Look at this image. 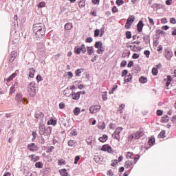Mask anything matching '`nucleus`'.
<instances>
[{
    "label": "nucleus",
    "mask_w": 176,
    "mask_h": 176,
    "mask_svg": "<svg viewBox=\"0 0 176 176\" xmlns=\"http://www.w3.org/2000/svg\"><path fill=\"white\" fill-rule=\"evenodd\" d=\"M34 36L37 38H42L45 35V29L41 24H36L33 28Z\"/></svg>",
    "instance_id": "1"
},
{
    "label": "nucleus",
    "mask_w": 176,
    "mask_h": 176,
    "mask_svg": "<svg viewBox=\"0 0 176 176\" xmlns=\"http://www.w3.org/2000/svg\"><path fill=\"white\" fill-rule=\"evenodd\" d=\"M35 85V82H31L28 87V91L31 97H34L36 94V89Z\"/></svg>",
    "instance_id": "2"
},
{
    "label": "nucleus",
    "mask_w": 176,
    "mask_h": 176,
    "mask_svg": "<svg viewBox=\"0 0 176 176\" xmlns=\"http://www.w3.org/2000/svg\"><path fill=\"white\" fill-rule=\"evenodd\" d=\"M101 108V106L96 104L91 106V107L89 108V111L91 114L96 113L100 111Z\"/></svg>",
    "instance_id": "3"
},
{
    "label": "nucleus",
    "mask_w": 176,
    "mask_h": 176,
    "mask_svg": "<svg viewBox=\"0 0 176 176\" xmlns=\"http://www.w3.org/2000/svg\"><path fill=\"white\" fill-rule=\"evenodd\" d=\"M100 151H103V152H107L109 153H113L112 148L109 144L103 145L102 146Z\"/></svg>",
    "instance_id": "4"
},
{
    "label": "nucleus",
    "mask_w": 176,
    "mask_h": 176,
    "mask_svg": "<svg viewBox=\"0 0 176 176\" xmlns=\"http://www.w3.org/2000/svg\"><path fill=\"white\" fill-rule=\"evenodd\" d=\"M164 55H165V57L168 60H170L172 58V56H173V54L171 52V50H170V48H165L164 49Z\"/></svg>",
    "instance_id": "5"
},
{
    "label": "nucleus",
    "mask_w": 176,
    "mask_h": 176,
    "mask_svg": "<svg viewBox=\"0 0 176 176\" xmlns=\"http://www.w3.org/2000/svg\"><path fill=\"white\" fill-rule=\"evenodd\" d=\"M28 150L32 152L37 151L38 150V146L36 145L34 143L29 144L28 146Z\"/></svg>",
    "instance_id": "6"
},
{
    "label": "nucleus",
    "mask_w": 176,
    "mask_h": 176,
    "mask_svg": "<svg viewBox=\"0 0 176 176\" xmlns=\"http://www.w3.org/2000/svg\"><path fill=\"white\" fill-rule=\"evenodd\" d=\"M124 167L125 168L133 169V167H134V162H133V161H130V160H128L127 161H125Z\"/></svg>",
    "instance_id": "7"
},
{
    "label": "nucleus",
    "mask_w": 176,
    "mask_h": 176,
    "mask_svg": "<svg viewBox=\"0 0 176 176\" xmlns=\"http://www.w3.org/2000/svg\"><path fill=\"white\" fill-rule=\"evenodd\" d=\"M135 135L138 139H140L141 137H142L144 135V131L143 128L140 129V130L138 132H135Z\"/></svg>",
    "instance_id": "8"
},
{
    "label": "nucleus",
    "mask_w": 176,
    "mask_h": 176,
    "mask_svg": "<svg viewBox=\"0 0 176 176\" xmlns=\"http://www.w3.org/2000/svg\"><path fill=\"white\" fill-rule=\"evenodd\" d=\"M144 24L142 21H140L138 24L137 25V30L138 32H142L143 30V27Z\"/></svg>",
    "instance_id": "9"
},
{
    "label": "nucleus",
    "mask_w": 176,
    "mask_h": 176,
    "mask_svg": "<svg viewBox=\"0 0 176 176\" xmlns=\"http://www.w3.org/2000/svg\"><path fill=\"white\" fill-rule=\"evenodd\" d=\"M80 94H81V91H79V92H77V93H76V92L72 93V99L76 100H79Z\"/></svg>",
    "instance_id": "10"
},
{
    "label": "nucleus",
    "mask_w": 176,
    "mask_h": 176,
    "mask_svg": "<svg viewBox=\"0 0 176 176\" xmlns=\"http://www.w3.org/2000/svg\"><path fill=\"white\" fill-rule=\"evenodd\" d=\"M35 72H36V69L34 67L30 68L29 74H28L29 78H33L34 76Z\"/></svg>",
    "instance_id": "11"
},
{
    "label": "nucleus",
    "mask_w": 176,
    "mask_h": 176,
    "mask_svg": "<svg viewBox=\"0 0 176 176\" xmlns=\"http://www.w3.org/2000/svg\"><path fill=\"white\" fill-rule=\"evenodd\" d=\"M29 158H30L31 161H32L34 162H36L40 160V157L38 155L35 156V155H34V154L30 155Z\"/></svg>",
    "instance_id": "12"
},
{
    "label": "nucleus",
    "mask_w": 176,
    "mask_h": 176,
    "mask_svg": "<svg viewBox=\"0 0 176 176\" xmlns=\"http://www.w3.org/2000/svg\"><path fill=\"white\" fill-rule=\"evenodd\" d=\"M135 140H138L137 138V136H136L135 133H131V135H129V137H128V141L129 142H133Z\"/></svg>",
    "instance_id": "13"
},
{
    "label": "nucleus",
    "mask_w": 176,
    "mask_h": 176,
    "mask_svg": "<svg viewBox=\"0 0 176 176\" xmlns=\"http://www.w3.org/2000/svg\"><path fill=\"white\" fill-rule=\"evenodd\" d=\"M87 52L89 56L92 55L94 53V47H87Z\"/></svg>",
    "instance_id": "14"
},
{
    "label": "nucleus",
    "mask_w": 176,
    "mask_h": 176,
    "mask_svg": "<svg viewBox=\"0 0 176 176\" xmlns=\"http://www.w3.org/2000/svg\"><path fill=\"white\" fill-rule=\"evenodd\" d=\"M34 117L36 119H43L44 114L41 112H36V113H34Z\"/></svg>",
    "instance_id": "15"
},
{
    "label": "nucleus",
    "mask_w": 176,
    "mask_h": 176,
    "mask_svg": "<svg viewBox=\"0 0 176 176\" xmlns=\"http://www.w3.org/2000/svg\"><path fill=\"white\" fill-rule=\"evenodd\" d=\"M155 142V139L153 137H151L148 140V144L149 146H153Z\"/></svg>",
    "instance_id": "16"
},
{
    "label": "nucleus",
    "mask_w": 176,
    "mask_h": 176,
    "mask_svg": "<svg viewBox=\"0 0 176 176\" xmlns=\"http://www.w3.org/2000/svg\"><path fill=\"white\" fill-rule=\"evenodd\" d=\"M134 155V153L133 152H126L125 153V157L126 159L129 160V159H133V156Z\"/></svg>",
    "instance_id": "17"
},
{
    "label": "nucleus",
    "mask_w": 176,
    "mask_h": 176,
    "mask_svg": "<svg viewBox=\"0 0 176 176\" xmlns=\"http://www.w3.org/2000/svg\"><path fill=\"white\" fill-rule=\"evenodd\" d=\"M94 47L96 49L103 47V43L101 41H96L94 44Z\"/></svg>",
    "instance_id": "18"
},
{
    "label": "nucleus",
    "mask_w": 176,
    "mask_h": 176,
    "mask_svg": "<svg viewBox=\"0 0 176 176\" xmlns=\"http://www.w3.org/2000/svg\"><path fill=\"white\" fill-rule=\"evenodd\" d=\"M108 140V136L107 135H104L102 137L98 138V140L102 143H104Z\"/></svg>",
    "instance_id": "19"
},
{
    "label": "nucleus",
    "mask_w": 176,
    "mask_h": 176,
    "mask_svg": "<svg viewBox=\"0 0 176 176\" xmlns=\"http://www.w3.org/2000/svg\"><path fill=\"white\" fill-rule=\"evenodd\" d=\"M172 78L171 76H167V78L164 79V81L166 82V86L168 87L171 82Z\"/></svg>",
    "instance_id": "20"
},
{
    "label": "nucleus",
    "mask_w": 176,
    "mask_h": 176,
    "mask_svg": "<svg viewBox=\"0 0 176 176\" xmlns=\"http://www.w3.org/2000/svg\"><path fill=\"white\" fill-rule=\"evenodd\" d=\"M130 49L135 52L141 50V48L140 47H136V45H130Z\"/></svg>",
    "instance_id": "21"
},
{
    "label": "nucleus",
    "mask_w": 176,
    "mask_h": 176,
    "mask_svg": "<svg viewBox=\"0 0 176 176\" xmlns=\"http://www.w3.org/2000/svg\"><path fill=\"white\" fill-rule=\"evenodd\" d=\"M16 76H17V73L16 72H14L13 74H12L10 77H8L6 80L7 82H10L12 80H13Z\"/></svg>",
    "instance_id": "22"
},
{
    "label": "nucleus",
    "mask_w": 176,
    "mask_h": 176,
    "mask_svg": "<svg viewBox=\"0 0 176 176\" xmlns=\"http://www.w3.org/2000/svg\"><path fill=\"white\" fill-rule=\"evenodd\" d=\"M133 78V76L131 74H129V76H126L124 78V82H130Z\"/></svg>",
    "instance_id": "23"
},
{
    "label": "nucleus",
    "mask_w": 176,
    "mask_h": 176,
    "mask_svg": "<svg viewBox=\"0 0 176 176\" xmlns=\"http://www.w3.org/2000/svg\"><path fill=\"white\" fill-rule=\"evenodd\" d=\"M72 28H73V24L71 23H68L65 25V30H70Z\"/></svg>",
    "instance_id": "24"
},
{
    "label": "nucleus",
    "mask_w": 176,
    "mask_h": 176,
    "mask_svg": "<svg viewBox=\"0 0 176 176\" xmlns=\"http://www.w3.org/2000/svg\"><path fill=\"white\" fill-rule=\"evenodd\" d=\"M168 121H169V117L168 116H164L161 119L162 123H168Z\"/></svg>",
    "instance_id": "25"
},
{
    "label": "nucleus",
    "mask_w": 176,
    "mask_h": 176,
    "mask_svg": "<svg viewBox=\"0 0 176 176\" xmlns=\"http://www.w3.org/2000/svg\"><path fill=\"white\" fill-rule=\"evenodd\" d=\"M85 5H86L85 4V0H80L78 2V6H79V8H80V9L84 8Z\"/></svg>",
    "instance_id": "26"
},
{
    "label": "nucleus",
    "mask_w": 176,
    "mask_h": 176,
    "mask_svg": "<svg viewBox=\"0 0 176 176\" xmlns=\"http://www.w3.org/2000/svg\"><path fill=\"white\" fill-rule=\"evenodd\" d=\"M104 51L105 48H104V47H101L100 48H98L96 53L102 55Z\"/></svg>",
    "instance_id": "27"
},
{
    "label": "nucleus",
    "mask_w": 176,
    "mask_h": 176,
    "mask_svg": "<svg viewBox=\"0 0 176 176\" xmlns=\"http://www.w3.org/2000/svg\"><path fill=\"white\" fill-rule=\"evenodd\" d=\"M134 21H135V17H134L133 15H131V16H129L128 17V19H127L126 21H127L128 23H131V24H133V23L134 22Z\"/></svg>",
    "instance_id": "28"
},
{
    "label": "nucleus",
    "mask_w": 176,
    "mask_h": 176,
    "mask_svg": "<svg viewBox=\"0 0 176 176\" xmlns=\"http://www.w3.org/2000/svg\"><path fill=\"white\" fill-rule=\"evenodd\" d=\"M15 99L17 102L23 101V96L20 94H16Z\"/></svg>",
    "instance_id": "29"
},
{
    "label": "nucleus",
    "mask_w": 176,
    "mask_h": 176,
    "mask_svg": "<svg viewBox=\"0 0 176 176\" xmlns=\"http://www.w3.org/2000/svg\"><path fill=\"white\" fill-rule=\"evenodd\" d=\"M56 120L52 118L47 122V125L56 126Z\"/></svg>",
    "instance_id": "30"
},
{
    "label": "nucleus",
    "mask_w": 176,
    "mask_h": 176,
    "mask_svg": "<svg viewBox=\"0 0 176 176\" xmlns=\"http://www.w3.org/2000/svg\"><path fill=\"white\" fill-rule=\"evenodd\" d=\"M73 113L74 116H78L80 113V109L79 107H76L73 110Z\"/></svg>",
    "instance_id": "31"
},
{
    "label": "nucleus",
    "mask_w": 176,
    "mask_h": 176,
    "mask_svg": "<svg viewBox=\"0 0 176 176\" xmlns=\"http://www.w3.org/2000/svg\"><path fill=\"white\" fill-rule=\"evenodd\" d=\"M112 137L114 139H116L117 140H118V142L120 140V135H119V133H116V132H114L113 133Z\"/></svg>",
    "instance_id": "32"
},
{
    "label": "nucleus",
    "mask_w": 176,
    "mask_h": 176,
    "mask_svg": "<svg viewBox=\"0 0 176 176\" xmlns=\"http://www.w3.org/2000/svg\"><path fill=\"white\" fill-rule=\"evenodd\" d=\"M80 47V50L82 54H85L87 51L86 47L85 45V44H82Z\"/></svg>",
    "instance_id": "33"
},
{
    "label": "nucleus",
    "mask_w": 176,
    "mask_h": 176,
    "mask_svg": "<svg viewBox=\"0 0 176 176\" xmlns=\"http://www.w3.org/2000/svg\"><path fill=\"white\" fill-rule=\"evenodd\" d=\"M159 73L158 69L157 67H153L152 69V74L153 76H157Z\"/></svg>",
    "instance_id": "34"
},
{
    "label": "nucleus",
    "mask_w": 176,
    "mask_h": 176,
    "mask_svg": "<svg viewBox=\"0 0 176 176\" xmlns=\"http://www.w3.org/2000/svg\"><path fill=\"white\" fill-rule=\"evenodd\" d=\"M60 173L63 176H67L68 175V172L66 169H62L60 170Z\"/></svg>",
    "instance_id": "35"
},
{
    "label": "nucleus",
    "mask_w": 176,
    "mask_h": 176,
    "mask_svg": "<svg viewBox=\"0 0 176 176\" xmlns=\"http://www.w3.org/2000/svg\"><path fill=\"white\" fill-rule=\"evenodd\" d=\"M139 81L142 83V84H144L146 82H148V80L146 78L144 77V76H142L140 79H139Z\"/></svg>",
    "instance_id": "36"
},
{
    "label": "nucleus",
    "mask_w": 176,
    "mask_h": 176,
    "mask_svg": "<svg viewBox=\"0 0 176 176\" xmlns=\"http://www.w3.org/2000/svg\"><path fill=\"white\" fill-rule=\"evenodd\" d=\"M148 23L150 24V25L153 26L155 25V21L154 19H153V18L148 16Z\"/></svg>",
    "instance_id": "37"
},
{
    "label": "nucleus",
    "mask_w": 176,
    "mask_h": 176,
    "mask_svg": "<svg viewBox=\"0 0 176 176\" xmlns=\"http://www.w3.org/2000/svg\"><path fill=\"white\" fill-rule=\"evenodd\" d=\"M84 72V69H78L77 70H76L75 73H76V76H80V74L82 72Z\"/></svg>",
    "instance_id": "38"
},
{
    "label": "nucleus",
    "mask_w": 176,
    "mask_h": 176,
    "mask_svg": "<svg viewBox=\"0 0 176 176\" xmlns=\"http://www.w3.org/2000/svg\"><path fill=\"white\" fill-rule=\"evenodd\" d=\"M76 144V141H75V140H69L68 142L69 146H75Z\"/></svg>",
    "instance_id": "39"
},
{
    "label": "nucleus",
    "mask_w": 176,
    "mask_h": 176,
    "mask_svg": "<svg viewBox=\"0 0 176 176\" xmlns=\"http://www.w3.org/2000/svg\"><path fill=\"white\" fill-rule=\"evenodd\" d=\"M126 39H131L132 38V33L130 31L126 32Z\"/></svg>",
    "instance_id": "40"
},
{
    "label": "nucleus",
    "mask_w": 176,
    "mask_h": 176,
    "mask_svg": "<svg viewBox=\"0 0 176 176\" xmlns=\"http://www.w3.org/2000/svg\"><path fill=\"white\" fill-rule=\"evenodd\" d=\"M58 164L60 166L65 165L66 164V161H65V160H63V159H60V160H58Z\"/></svg>",
    "instance_id": "41"
},
{
    "label": "nucleus",
    "mask_w": 176,
    "mask_h": 176,
    "mask_svg": "<svg viewBox=\"0 0 176 176\" xmlns=\"http://www.w3.org/2000/svg\"><path fill=\"white\" fill-rule=\"evenodd\" d=\"M158 137L160 138H164L166 137V132L164 130L162 131V132H160V133L159 134Z\"/></svg>",
    "instance_id": "42"
},
{
    "label": "nucleus",
    "mask_w": 176,
    "mask_h": 176,
    "mask_svg": "<svg viewBox=\"0 0 176 176\" xmlns=\"http://www.w3.org/2000/svg\"><path fill=\"white\" fill-rule=\"evenodd\" d=\"M102 100L103 101H107V92H103V94H102Z\"/></svg>",
    "instance_id": "43"
},
{
    "label": "nucleus",
    "mask_w": 176,
    "mask_h": 176,
    "mask_svg": "<svg viewBox=\"0 0 176 176\" xmlns=\"http://www.w3.org/2000/svg\"><path fill=\"white\" fill-rule=\"evenodd\" d=\"M123 128L121 126H118V128H116V130L115 131V133H116L117 134H120V133L122 131Z\"/></svg>",
    "instance_id": "44"
},
{
    "label": "nucleus",
    "mask_w": 176,
    "mask_h": 176,
    "mask_svg": "<svg viewBox=\"0 0 176 176\" xmlns=\"http://www.w3.org/2000/svg\"><path fill=\"white\" fill-rule=\"evenodd\" d=\"M43 166H44L43 164H42L41 162H37L35 164L36 168H43Z\"/></svg>",
    "instance_id": "45"
},
{
    "label": "nucleus",
    "mask_w": 176,
    "mask_h": 176,
    "mask_svg": "<svg viewBox=\"0 0 176 176\" xmlns=\"http://www.w3.org/2000/svg\"><path fill=\"white\" fill-rule=\"evenodd\" d=\"M46 6V3L45 2H40L38 5V8H43Z\"/></svg>",
    "instance_id": "46"
},
{
    "label": "nucleus",
    "mask_w": 176,
    "mask_h": 176,
    "mask_svg": "<svg viewBox=\"0 0 176 176\" xmlns=\"http://www.w3.org/2000/svg\"><path fill=\"white\" fill-rule=\"evenodd\" d=\"M125 104H122L120 106V108H118V111H120V113H123L122 110L125 108Z\"/></svg>",
    "instance_id": "47"
},
{
    "label": "nucleus",
    "mask_w": 176,
    "mask_h": 176,
    "mask_svg": "<svg viewBox=\"0 0 176 176\" xmlns=\"http://www.w3.org/2000/svg\"><path fill=\"white\" fill-rule=\"evenodd\" d=\"M38 129H39V133H43L45 130V126L41 125L38 127Z\"/></svg>",
    "instance_id": "48"
},
{
    "label": "nucleus",
    "mask_w": 176,
    "mask_h": 176,
    "mask_svg": "<svg viewBox=\"0 0 176 176\" xmlns=\"http://www.w3.org/2000/svg\"><path fill=\"white\" fill-rule=\"evenodd\" d=\"M80 47H76L75 48H74V53H76V54H80Z\"/></svg>",
    "instance_id": "49"
},
{
    "label": "nucleus",
    "mask_w": 176,
    "mask_h": 176,
    "mask_svg": "<svg viewBox=\"0 0 176 176\" xmlns=\"http://www.w3.org/2000/svg\"><path fill=\"white\" fill-rule=\"evenodd\" d=\"M127 65V61L122 60L120 63V67H125Z\"/></svg>",
    "instance_id": "50"
},
{
    "label": "nucleus",
    "mask_w": 176,
    "mask_h": 176,
    "mask_svg": "<svg viewBox=\"0 0 176 176\" xmlns=\"http://www.w3.org/2000/svg\"><path fill=\"white\" fill-rule=\"evenodd\" d=\"M129 72L127 69H124L122 72V74H121V76L122 77H124L126 76L127 74H128Z\"/></svg>",
    "instance_id": "51"
},
{
    "label": "nucleus",
    "mask_w": 176,
    "mask_h": 176,
    "mask_svg": "<svg viewBox=\"0 0 176 176\" xmlns=\"http://www.w3.org/2000/svg\"><path fill=\"white\" fill-rule=\"evenodd\" d=\"M98 129L101 130H104L105 129V124L101 123L100 124H98Z\"/></svg>",
    "instance_id": "52"
},
{
    "label": "nucleus",
    "mask_w": 176,
    "mask_h": 176,
    "mask_svg": "<svg viewBox=\"0 0 176 176\" xmlns=\"http://www.w3.org/2000/svg\"><path fill=\"white\" fill-rule=\"evenodd\" d=\"M124 3V2L123 0H117L116 1V4L118 5V6H120V5H123Z\"/></svg>",
    "instance_id": "53"
},
{
    "label": "nucleus",
    "mask_w": 176,
    "mask_h": 176,
    "mask_svg": "<svg viewBox=\"0 0 176 176\" xmlns=\"http://www.w3.org/2000/svg\"><path fill=\"white\" fill-rule=\"evenodd\" d=\"M132 26V24L128 21H126L124 28L126 29H129Z\"/></svg>",
    "instance_id": "54"
},
{
    "label": "nucleus",
    "mask_w": 176,
    "mask_h": 176,
    "mask_svg": "<svg viewBox=\"0 0 176 176\" xmlns=\"http://www.w3.org/2000/svg\"><path fill=\"white\" fill-rule=\"evenodd\" d=\"M100 35V30H94V37H98Z\"/></svg>",
    "instance_id": "55"
},
{
    "label": "nucleus",
    "mask_w": 176,
    "mask_h": 176,
    "mask_svg": "<svg viewBox=\"0 0 176 176\" xmlns=\"http://www.w3.org/2000/svg\"><path fill=\"white\" fill-rule=\"evenodd\" d=\"M80 156L76 155L74 158V164H78V162H79Z\"/></svg>",
    "instance_id": "56"
},
{
    "label": "nucleus",
    "mask_w": 176,
    "mask_h": 176,
    "mask_svg": "<svg viewBox=\"0 0 176 176\" xmlns=\"http://www.w3.org/2000/svg\"><path fill=\"white\" fill-rule=\"evenodd\" d=\"M86 43H91L93 42V38L91 37H88L86 38Z\"/></svg>",
    "instance_id": "57"
},
{
    "label": "nucleus",
    "mask_w": 176,
    "mask_h": 176,
    "mask_svg": "<svg viewBox=\"0 0 176 176\" xmlns=\"http://www.w3.org/2000/svg\"><path fill=\"white\" fill-rule=\"evenodd\" d=\"M170 23L172 24H176V19L174 17L170 18Z\"/></svg>",
    "instance_id": "58"
},
{
    "label": "nucleus",
    "mask_w": 176,
    "mask_h": 176,
    "mask_svg": "<svg viewBox=\"0 0 176 176\" xmlns=\"http://www.w3.org/2000/svg\"><path fill=\"white\" fill-rule=\"evenodd\" d=\"M112 12L113 13H118V9L117 8L116 6H113L112 8Z\"/></svg>",
    "instance_id": "59"
},
{
    "label": "nucleus",
    "mask_w": 176,
    "mask_h": 176,
    "mask_svg": "<svg viewBox=\"0 0 176 176\" xmlns=\"http://www.w3.org/2000/svg\"><path fill=\"white\" fill-rule=\"evenodd\" d=\"M94 5H100V0H91Z\"/></svg>",
    "instance_id": "60"
},
{
    "label": "nucleus",
    "mask_w": 176,
    "mask_h": 176,
    "mask_svg": "<svg viewBox=\"0 0 176 176\" xmlns=\"http://www.w3.org/2000/svg\"><path fill=\"white\" fill-rule=\"evenodd\" d=\"M54 150V147L53 146H50L47 150V153H52Z\"/></svg>",
    "instance_id": "61"
},
{
    "label": "nucleus",
    "mask_w": 176,
    "mask_h": 176,
    "mask_svg": "<svg viewBox=\"0 0 176 176\" xmlns=\"http://www.w3.org/2000/svg\"><path fill=\"white\" fill-rule=\"evenodd\" d=\"M139 57H140V54H136V53L133 54V55L132 56V58H133V59H137V58H138Z\"/></svg>",
    "instance_id": "62"
},
{
    "label": "nucleus",
    "mask_w": 176,
    "mask_h": 176,
    "mask_svg": "<svg viewBox=\"0 0 176 176\" xmlns=\"http://www.w3.org/2000/svg\"><path fill=\"white\" fill-rule=\"evenodd\" d=\"M144 54L146 55V57L148 58L151 53L148 50H146L144 51Z\"/></svg>",
    "instance_id": "63"
},
{
    "label": "nucleus",
    "mask_w": 176,
    "mask_h": 176,
    "mask_svg": "<svg viewBox=\"0 0 176 176\" xmlns=\"http://www.w3.org/2000/svg\"><path fill=\"white\" fill-rule=\"evenodd\" d=\"M173 30L172 35H173V36H176V28H173Z\"/></svg>",
    "instance_id": "64"
}]
</instances>
